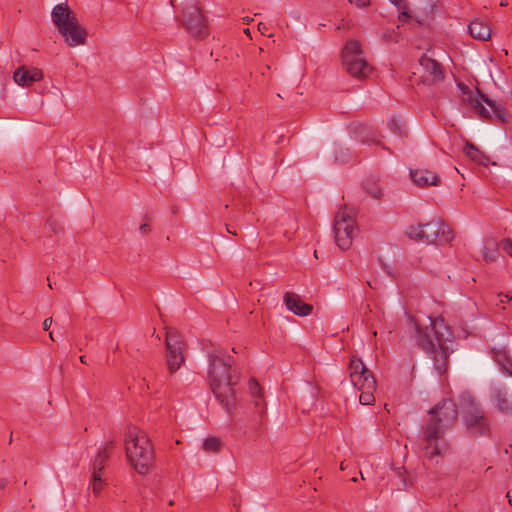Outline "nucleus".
<instances>
[{"label": "nucleus", "mask_w": 512, "mask_h": 512, "mask_svg": "<svg viewBox=\"0 0 512 512\" xmlns=\"http://www.w3.org/2000/svg\"><path fill=\"white\" fill-rule=\"evenodd\" d=\"M208 359L211 390L229 416L233 417L237 407L234 386L239 382V375L232 368L233 358L222 349L213 348L208 352Z\"/></svg>", "instance_id": "obj_1"}, {"label": "nucleus", "mask_w": 512, "mask_h": 512, "mask_svg": "<svg viewBox=\"0 0 512 512\" xmlns=\"http://www.w3.org/2000/svg\"><path fill=\"white\" fill-rule=\"evenodd\" d=\"M430 415L422 430L424 455L433 459L441 454L438 440L446 430L453 427L458 419V410L452 399H443L428 411Z\"/></svg>", "instance_id": "obj_2"}, {"label": "nucleus", "mask_w": 512, "mask_h": 512, "mask_svg": "<svg viewBox=\"0 0 512 512\" xmlns=\"http://www.w3.org/2000/svg\"><path fill=\"white\" fill-rule=\"evenodd\" d=\"M450 333L443 319L431 320L425 331L417 329V343L433 361L435 371L442 375L448 369Z\"/></svg>", "instance_id": "obj_3"}, {"label": "nucleus", "mask_w": 512, "mask_h": 512, "mask_svg": "<svg viewBox=\"0 0 512 512\" xmlns=\"http://www.w3.org/2000/svg\"><path fill=\"white\" fill-rule=\"evenodd\" d=\"M126 456L141 475L149 472L154 462V450L147 434L137 427H130L125 436Z\"/></svg>", "instance_id": "obj_4"}, {"label": "nucleus", "mask_w": 512, "mask_h": 512, "mask_svg": "<svg viewBox=\"0 0 512 512\" xmlns=\"http://www.w3.org/2000/svg\"><path fill=\"white\" fill-rule=\"evenodd\" d=\"M405 234L416 242L435 245L449 243L455 237L453 230L441 220L411 225L406 229Z\"/></svg>", "instance_id": "obj_5"}, {"label": "nucleus", "mask_w": 512, "mask_h": 512, "mask_svg": "<svg viewBox=\"0 0 512 512\" xmlns=\"http://www.w3.org/2000/svg\"><path fill=\"white\" fill-rule=\"evenodd\" d=\"M354 211L346 206L340 208L334 217L333 231L335 242L342 250L351 247L353 238L356 234Z\"/></svg>", "instance_id": "obj_6"}, {"label": "nucleus", "mask_w": 512, "mask_h": 512, "mask_svg": "<svg viewBox=\"0 0 512 512\" xmlns=\"http://www.w3.org/2000/svg\"><path fill=\"white\" fill-rule=\"evenodd\" d=\"M342 61L347 72L355 78H365L371 67L362 56L361 44L357 40L348 41L342 50Z\"/></svg>", "instance_id": "obj_7"}, {"label": "nucleus", "mask_w": 512, "mask_h": 512, "mask_svg": "<svg viewBox=\"0 0 512 512\" xmlns=\"http://www.w3.org/2000/svg\"><path fill=\"white\" fill-rule=\"evenodd\" d=\"M183 23L195 38L203 39L209 35V26L206 17L197 4H191L183 10Z\"/></svg>", "instance_id": "obj_8"}, {"label": "nucleus", "mask_w": 512, "mask_h": 512, "mask_svg": "<svg viewBox=\"0 0 512 512\" xmlns=\"http://www.w3.org/2000/svg\"><path fill=\"white\" fill-rule=\"evenodd\" d=\"M350 379L358 390L376 389V379L373 373L366 368L358 358H352L349 365Z\"/></svg>", "instance_id": "obj_9"}, {"label": "nucleus", "mask_w": 512, "mask_h": 512, "mask_svg": "<svg viewBox=\"0 0 512 512\" xmlns=\"http://www.w3.org/2000/svg\"><path fill=\"white\" fill-rule=\"evenodd\" d=\"M419 64L423 70V74L421 76L423 81L429 84H434L445 78V73L441 64L435 59L430 58L427 55H423L419 59Z\"/></svg>", "instance_id": "obj_10"}, {"label": "nucleus", "mask_w": 512, "mask_h": 512, "mask_svg": "<svg viewBox=\"0 0 512 512\" xmlns=\"http://www.w3.org/2000/svg\"><path fill=\"white\" fill-rule=\"evenodd\" d=\"M43 77L44 74L41 69L26 65H21L13 73L14 82L22 87H29L33 83L41 81Z\"/></svg>", "instance_id": "obj_11"}, {"label": "nucleus", "mask_w": 512, "mask_h": 512, "mask_svg": "<svg viewBox=\"0 0 512 512\" xmlns=\"http://www.w3.org/2000/svg\"><path fill=\"white\" fill-rule=\"evenodd\" d=\"M468 430L475 435H484L487 430V420L483 412L474 403L471 404L469 413L464 416Z\"/></svg>", "instance_id": "obj_12"}, {"label": "nucleus", "mask_w": 512, "mask_h": 512, "mask_svg": "<svg viewBox=\"0 0 512 512\" xmlns=\"http://www.w3.org/2000/svg\"><path fill=\"white\" fill-rule=\"evenodd\" d=\"M65 38L66 43L70 47H75L84 44L87 38L86 30L79 24L78 19L70 22L64 29L59 31Z\"/></svg>", "instance_id": "obj_13"}, {"label": "nucleus", "mask_w": 512, "mask_h": 512, "mask_svg": "<svg viewBox=\"0 0 512 512\" xmlns=\"http://www.w3.org/2000/svg\"><path fill=\"white\" fill-rule=\"evenodd\" d=\"M51 18L58 31L67 27L70 22L77 20L76 15L67 5V3H60L53 7Z\"/></svg>", "instance_id": "obj_14"}, {"label": "nucleus", "mask_w": 512, "mask_h": 512, "mask_svg": "<svg viewBox=\"0 0 512 512\" xmlns=\"http://www.w3.org/2000/svg\"><path fill=\"white\" fill-rule=\"evenodd\" d=\"M283 301L287 309L297 316H308L313 311V306L303 302L301 297L294 292H286Z\"/></svg>", "instance_id": "obj_15"}, {"label": "nucleus", "mask_w": 512, "mask_h": 512, "mask_svg": "<svg viewBox=\"0 0 512 512\" xmlns=\"http://www.w3.org/2000/svg\"><path fill=\"white\" fill-rule=\"evenodd\" d=\"M165 344L167 354L176 356L177 359L184 362L185 359L183 352L185 349V344L179 332L173 329H169L166 332Z\"/></svg>", "instance_id": "obj_16"}, {"label": "nucleus", "mask_w": 512, "mask_h": 512, "mask_svg": "<svg viewBox=\"0 0 512 512\" xmlns=\"http://www.w3.org/2000/svg\"><path fill=\"white\" fill-rule=\"evenodd\" d=\"M248 390L250 396L253 398L255 413L262 419L267 411L266 402L263 397V388L255 378H250L248 381Z\"/></svg>", "instance_id": "obj_17"}, {"label": "nucleus", "mask_w": 512, "mask_h": 512, "mask_svg": "<svg viewBox=\"0 0 512 512\" xmlns=\"http://www.w3.org/2000/svg\"><path fill=\"white\" fill-rule=\"evenodd\" d=\"M410 178L419 187L438 186L440 177L428 169H415L410 171Z\"/></svg>", "instance_id": "obj_18"}, {"label": "nucleus", "mask_w": 512, "mask_h": 512, "mask_svg": "<svg viewBox=\"0 0 512 512\" xmlns=\"http://www.w3.org/2000/svg\"><path fill=\"white\" fill-rule=\"evenodd\" d=\"M115 447V442L110 440L101 446L92 462L91 472L103 473L111 451Z\"/></svg>", "instance_id": "obj_19"}, {"label": "nucleus", "mask_w": 512, "mask_h": 512, "mask_svg": "<svg viewBox=\"0 0 512 512\" xmlns=\"http://www.w3.org/2000/svg\"><path fill=\"white\" fill-rule=\"evenodd\" d=\"M469 33L474 39L485 41L488 40L491 36V29L486 22L473 20L470 22Z\"/></svg>", "instance_id": "obj_20"}, {"label": "nucleus", "mask_w": 512, "mask_h": 512, "mask_svg": "<svg viewBox=\"0 0 512 512\" xmlns=\"http://www.w3.org/2000/svg\"><path fill=\"white\" fill-rule=\"evenodd\" d=\"M494 406L501 412H512V399L509 398L507 392L502 389H496L492 395Z\"/></svg>", "instance_id": "obj_21"}, {"label": "nucleus", "mask_w": 512, "mask_h": 512, "mask_svg": "<svg viewBox=\"0 0 512 512\" xmlns=\"http://www.w3.org/2000/svg\"><path fill=\"white\" fill-rule=\"evenodd\" d=\"M481 255L486 263L497 261L500 256L498 244L495 241H487L482 249Z\"/></svg>", "instance_id": "obj_22"}, {"label": "nucleus", "mask_w": 512, "mask_h": 512, "mask_svg": "<svg viewBox=\"0 0 512 512\" xmlns=\"http://www.w3.org/2000/svg\"><path fill=\"white\" fill-rule=\"evenodd\" d=\"M464 153L472 161L485 165L488 157L482 153L474 144L467 142L464 147Z\"/></svg>", "instance_id": "obj_23"}, {"label": "nucleus", "mask_w": 512, "mask_h": 512, "mask_svg": "<svg viewBox=\"0 0 512 512\" xmlns=\"http://www.w3.org/2000/svg\"><path fill=\"white\" fill-rule=\"evenodd\" d=\"M106 485L107 479L103 477V473L91 472L89 489H91L94 495L98 496Z\"/></svg>", "instance_id": "obj_24"}, {"label": "nucleus", "mask_w": 512, "mask_h": 512, "mask_svg": "<svg viewBox=\"0 0 512 512\" xmlns=\"http://www.w3.org/2000/svg\"><path fill=\"white\" fill-rule=\"evenodd\" d=\"M482 102L486 103L491 108L493 115L501 122H507V115L504 109L498 107L491 99L485 94H480Z\"/></svg>", "instance_id": "obj_25"}, {"label": "nucleus", "mask_w": 512, "mask_h": 512, "mask_svg": "<svg viewBox=\"0 0 512 512\" xmlns=\"http://www.w3.org/2000/svg\"><path fill=\"white\" fill-rule=\"evenodd\" d=\"M221 440L217 437H208L203 442V449L206 452L217 453L221 449Z\"/></svg>", "instance_id": "obj_26"}, {"label": "nucleus", "mask_w": 512, "mask_h": 512, "mask_svg": "<svg viewBox=\"0 0 512 512\" xmlns=\"http://www.w3.org/2000/svg\"><path fill=\"white\" fill-rule=\"evenodd\" d=\"M375 390L376 389L360 390L361 394L359 396V402L362 405H370V404L374 403V401H375L374 391Z\"/></svg>", "instance_id": "obj_27"}, {"label": "nucleus", "mask_w": 512, "mask_h": 512, "mask_svg": "<svg viewBox=\"0 0 512 512\" xmlns=\"http://www.w3.org/2000/svg\"><path fill=\"white\" fill-rule=\"evenodd\" d=\"M388 126L392 132L399 135L400 137H402L404 135V132H405L404 127L397 118H395V117L390 118L388 121Z\"/></svg>", "instance_id": "obj_28"}, {"label": "nucleus", "mask_w": 512, "mask_h": 512, "mask_svg": "<svg viewBox=\"0 0 512 512\" xmlns=\"http://www.w3.org/2000/svg\"><path fill=\"white\" fill-rule=\"evenodd\" d=\"M365 189H366L367 193L375 199H380L383 195L382 188L380 186H378L377 184L367 183L365 185Z\"/></svg>", "instance_id": "obj_29"}, {"label": "nucleus", "mask_w": 512, "mask_h": 512, "mask_svg": "<svg viewBox=\"0 0 512 512\" xmlns=\"http://www.w3.org/2000/svg\"><path fill=\"white\" fill-rule=\"evenodd\" d=\"M184 362L177 359L176 356L167 354V366L170 373H175Z\"/></svg>", "instance_id": "obj_30"}, {"label": "nucleus", "mask_w": 512, "mask_h": 512, "mask_svg": "<svg viewBox=\"0 0 512 512\" xmlns=\"http://www.w3.org/2000/svg\"><path fill=\"white\" fill-rule=\"evenodd\" d=\"M399 28L400 27L397 26L396 28L387 29L383 34L384 39L387 41L397 42L399 38Z\"/></svg>", "instance_id": "obj_31"}, {"label": "nucleus", "mask_w": 512, "mask_h": 512, "mask_svg": "<svg viewBox=\"0 0 512 512\" xmlns=\"http://www.w3.org/2000/svg\"><path fill=\"white\" fill-rule=\"evenodd\" d=\"M476 110L482 116L483 118H490L492 116V110L487 109L481 102H478L477 105H475Z\"/></svg>", "instance_id": "obj_32"}, {"label": "nucleus", "mask_w": 512, "mask_h": 512, "mask_svg": "<svg viewBox=\"0 0 512 512\" xmlns=\"http://www.w3.org/2000/svg\"><path fill=\"white\" fill-rule=\"evenodd\" d=\"M501 246L512 257V240L509 238L502 240Z\"/></svg>", "instance_id": "obj_33"}, {"label": "nucleus", "mask_w": 512, "mask_h": 512, "mask_svg": "<svg viewBox=\"0 0 512 512\" xmlns=\"http://www.w3.org/2000/svg\"><path fill=\"white\" fill-rule=\"evenodd\" d=\"M350 4L357 6L358 8H366L370 5V0H348Z\"/></svg>", "instance_id": "obj_34"}, {"label": "nucleus", "mask_w": 512, "mask_h": 512, "mask_svg": "<svg viewBox=\"0 0 512 512\" xmlns=\"http://www.w3.org/2000/svg\"><path fill=\"white\" fill-rule=\"evenodd\" d=\"M258 30L261 32L262 35L272 37V34L268 33L269 28H268L267 24L260 22L258 24Z\"/></svg>", "instance_id": "obj_35"}, {"label": "nucleus", "mask_w": 512, "mask_h": 512, "mask_svg": "<svg viewBox=\"0 0 512 512\" xmlns=\"http://www.w3.org/2000/svg\"><path fill=\"white\" fill-rule=\"evenodd\" d=\"M400 477H401V481H402V483H403V486H404L405 488L410 487V486H412V485H413V482H412L411 480L407 479L406 477H403V475H402V474H400Z\"/></svg>", "instance_id": "obj_36"}, {"label": "nucleus", "mask_w": 512, "mask_h": 512, "mask_svg": "<svg viewBox=\"0 0 512 512\" xmlns=\"http://www.w3.org/2000/svg\"><path fill=\"white\" fill-rule=\"evenodd\" d=\"M139 229L142 234H147L150 232V226L147 223L140 225Z\"/></svg>", "instance_id": "obj_37"}, {"label": "nucleus", "mask_w": 512, "mask_h": 512, "mask_svg": "<svg viewBox=\"0 0 512 512\" xmlns=\"http://www.w3.org/2000/svg\"><path fill=\"white\" fill-rule=\"evenodd\" d=\"M52 325V318L49 317V318H46L43 322V329L44 330H49V328L51 327Z\"/></svg>", "instance_id": "obj_38"}, {"label": "nucleus", "mask_w": 512, "mask_h": 512, "mask_svg": "<svg viewBox=\"0 0 512 512\" xmlns=\"http://www.w3.org/2000/svg\"><path fill=\"white\" fill-rule=\"evenodd\" d=\"M498 297L500 298V302L501 303H505L506 301H511L512 300V298H510L508 295H504L502 293H500L498 295Z\"/></svg>", "instance_id": "obj_39"}, {"label": "nucleus", "mask_w": 512, "mask_h": 512, "mask_svg": "<svg viewBox=\"0 0 512 512\" xmlns=\"http://www.w3.org/2000/svg\"><path fill=\"white\" fill-rule=\"evenodd\" d=\"M392 4H394L395 6H397L398 8H401L402 7V4L404 2V0H389Z\"/></svg>", "instance_id": "obj_40"}, {"label": "nucleus", "mask_w": 512, "mask_h": 512, "mask_svg": "<svg viewBox=\"0 0 512 512\" xmlns=\"http://www.w3.org/2000/svg\"><path fill=\"white\" fill-rule=\"evenodd\" d=\"M410 17L407 12H402L399 16L400 21H405L406 18Z\"/></svg>", "instance_id": "obj_41"}, {"label": "nucleus", "mask_w": 512, "mask_h": 512, "mask_svg": "<svg viewBox=\"0 0 512 512\" xmlns=\"http://www.w3.org/2000/svg\"><path fill=\"white\" fill-rule=\"evenodd\" d=\"M80 361L83 364H87L86 356H84V355L80 356Z\"/></svg>", "instance_id": "obj_42"}, {"label": "nucleus", "mask_w": 512, "mask_h": 512, "mask_svg": "<svg viewBox=\"0 0 512 512\" xmlns=\"http://www.w3.org/2000/svg\"><path fill=\"white\" fill-rule=\"evenodd\" d=\"M507 5H508V1H507V0H502V1L500 2V6H502V7H505V6H507Z\"/></svg>", "instance_id": "obj_43"}, {"label": "nucleus", "mask_w": 512, "mask_h": 512, "mask_svg": "<svg viewBox=\"0 0 512 512\" xmlns=\"http://www.w3.org/2000/svg\"><path fill=\"white\" fill-rule=\"evenodd\" d=\"M340 468H341V470H345V469H346V465H345V462H344V461H343V462H341V464H340Z\"/></svg>", "instance_id": "obj_44"}, {"label": "nucleus", "mask_w": 512, "mask_h": 512, "mask_svg": "<svg viewBox=\"0 0 512 512\" xmlns=\"http://www.w3.org/2000/svg\"><path fill=\"white\" fill-rule=\"evenodd\" d=\"M506 371L508 374L512 375V365H511V368H506Z\"/></svg>", "instance_id": "obj_45"}, {"label": "nucleus", "mask_w": 512, "mask_h": 512, "mask_svg": "<svg viewBox=\"0 0 512 512\" xmlns=\"http://www.w3.org/2000/svg\"><path fill=\"white\" fill-rule=\"evenodd\" d=\"M227 231H228L230 234L236 235V231L230 230L229 228H227Z\"/></svg>", "instance_id": "obj_46"}, {"label": "nucleus", "mask_w": 512, "mask_h": 512, "mask_svg": "<svg viewBox=\"0 0 512 512\" xmlns=\"http://www.w3.org/2000/svg\"><path fill=\"white\" fill-rule=\"evenodd\" d=\"M49 337H50V339H51V340H53V341L55 340V339H54V336H53V332H50V333H49Z\"/></svg>", "instance_id": "obj_47"}, {"label": "nucleus", "mask_w": 512, "mask_h": 512, "mask_svg": "<svg viewBox=\"0 0 512 512\" xmlns=\"http://www.w3.org/2000/svg\"><path fill=\"white\" fill-rule=\"evenodd\" d=\"M372 142H373V143H375V144H377V145H379V144H380V142H379L378 140L374 139V138L372 139Z\"/></svg>", "instance_id": "obj_48"}, {"label": "nucleus", "mask_w": 512, "mask_h": 512, "mask_svg": "<svg viewBox=\"0 0 512 512\" xmlns=\"http://www.w3.org/2000/svg\"><path fill=\"white\" fill-rule=\"evenodd\" d=\"M244 32H245L247 35H249V34H250L249 29H246Z\"/></svg>", "instance_id": "obj_49"}]
</instances>
